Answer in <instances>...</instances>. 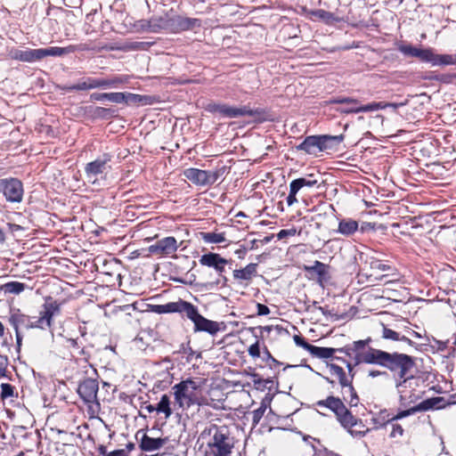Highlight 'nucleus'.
Here are the masks:
<instances>
[{
    "label": "nucleus",
    "instance_id": "2",
    "mask_svg": "<svg viewBox=\"0 0 456 456\" xmlns=\"http://www.w3.org/2000/svg\"><path fill=\"white\" fill-rule=\"evenodd\" d=\"M60 313L61 304L52 297H47L37 317H30L29 315L22 314L20 310H17L9 316V323L13 327L15 331H20L21 329H39L45 330L52 328L53 317L59 315Z\"/></svg>",
    "mask_w": 456,
    "mask_h": 456
},
{
    "label": "nucleus",
    "instance_id": "17",
    "mask_svg": "<svg viewBox=\"0 0 456 456\" xmlns=\"http://www.w3.org/2000/svg\"><path fill=\"white\" fill-rule=\"evenodd\" d=\"M200 21L198 19L183 17L180 15H168V32L178 33L200 27Z\"/></svg>",
    "mask_w": 456,
    "mask_h": 456
},
{
    "label": "nucleus",
    "instance_id": "24",
    "mask_svg": "<svg viewBox=\"0 0 456 456\" xmlns=\"http://www.w3.org/2000/svg\"><path fill=\"white\" fill-rule=\"evenodd\" d=\"M167 440V437L152 438L148 435L143 434L140 441L139 447L143 452H153L160 449L164 444H166Z\"/></svg>",
    "mask_w": 456,
    "mask_h": 456
},
{
    "label": "nucleus",
    "instance_id": "29",
    "mask_svg": "<svg viewBox=\"0 0 456 456\" xmlns=\"http://www.w3.org/2000/svg\"><path fill=\"white\" fill-rule=\"evenodd\" d=\"M428 62L434 66L453 65L456 63V57L451 54H436L432 51Z\"/></svg>",
    "mask_w": 456,
    "mask_h": 456
},
{
    "label": "nucleus",
    "instance_id": "15",
    "mask_svg": "<svg viewBox=\"0 0 456 456\" xmlns=\"http://www.w3.org/2000/svg\"><path fill=\"white\" fill-rule=\"evenodd\" d=\"M183 175L198 186H209L218 180L221 170L210 171L191 167L183 171Z\"/></svg>",
    "mask_w": 456,
    "mask_h": 456
},
{
    "label": "nucleus",
    "instance_id": "12",
    "mask_svg": "<svg viewBox=\"0 0 456 456\" xmlns=\"http://www.w3.org/2000/svg\"><path fill=\"white\" fill-rule=\"evenodd\" d=\"M112 156L110 153H104L94 161L87 163L85 167V174L87 181L93 184L98 183V177L106 175L110 171V162Z\"/></svg>",
    "mask_w": 456,
    "mask_h": 456
},
{
    "label": "nucleus",
    "instance_id": "10",
    "mask_svg": "<svg viewBox=\"0 0 456 456\" xmlns=\"http://www.w3.org/2000/svg\"><path fill=\"white\" fill-rule=\"evenodd\" d=\"M127 78L124 77H113L111 78H97L88 77L79 81L78 83L70 86L69 91H85L95 88L106 89L115 88L118 85L126 83Z\"/></svg>",
    "mask_w": 456,
    "mask_h": 456
},
{
    "label": "nucleus",
    "instance_id": "39",
    "mask_svg": "<svg viewBox=\"0 0 456 456\" xmlns=\"http://www.w3.org/2000/svg\"><path fill=\"white\" fill-rule=\"evenodd\" d=\"M201 238L207 243L217 244L225 241V237L224 233L201 232Z\"/></svg>",
    "mask_w": 456,
    "mask_h": 456
},
{
    "label": "nucleus",
    "instance_id": "34",
    "mask_svg": "<svg viewBox=\"0 0 456 456\" xmlns=\"http://www.w3.org/2000/svg\"><path fill=\"white\" fill-rule=\"evenodd\" d=\"M415 413V410H414V407H411V409H408V410H405V411H399L395 416L392 417V418H389L387 419V420L385 419V418H382V419L380 420L381 419V416H379V418H375L373 419V422L378 425L377 428H381L383 427L386 423L389 422V421H392V420H396V419H401L403 418H405L407 416H410L411 414Z\"/></svg>",
    "mask_w": 456,
    "mask_h": 456
},
{
    "label": "nucleus",
    "instance_id": "44",
    "mask_svg": "<svg viewBox=\"0 0 456 456\" xmlns=\"http://www.w3.org/2000/svg\"><path fill=\"white\" fill-rule=\"evenodd\" d=\"M13 395V387L8 383L1 385V396L3 398L11 397Z\"/></svg>",
    "mask_w": 456,
    "mask_h": 456
},
{
    "label": "nucleus",
    "instance_id": "45",
    "mask_svg": "<svg viewBox=\"0 0 456 456\" xmlns=\"http://www.w3.org/2000/svg\"><path fill=\"white\" fill-rule=\"evenodd\" d=\"M248 354L253 358H258L260 356V346L259 341L256 340L253 345H251L248 349Z\"/></svg>",
    "mask_w": 456,
    "mask_h": 456
},
{
    "label": "nucleus",
    "instance_id": "4",
    "mask_svg": "<svg viewBox=\"0 0 456 456\" xmlns=\"http://www.w3.org/2000/svg\"><path fill=\"white\" fill-rule=\"evenodd\" d=\"M396 355L403 358H399L401 366L395 367V369H387L396 377V388L400 396V403L402 405L406 406L411 403H414L419 395L414 393L411 389L413 377H408V372L414 366V360L411 356L406 354H400L396 352Z\"/></svg>",
    "mask_w": 456,
    "mask_h": 456
},
{
    "label": "nucleus",
    "instance_id": "62",
    "mask_svg": "<svg viewBox=\"0 0 456 456\" xmlns=\"http://www.w3.org/2000/svg\"><path fill=\"white\" fill-rule=\"evenodd\" d=\"M134 444H133V443H128V444H126V450H127L128 452H131V451H132V450H134Z\"/></svg>",
    "mask_w": 456,
    "mask_h": 456
},
{
    "label": "nucleus",
    "instance_id": "55",
    "mask_svg": "<svg viewBox=\"0 0 456 456\" xmlns=\"http://www.w3.org/2000/svg\"><path fill=\"white\" fill-rule=\"evenodd\" d=\"M403 433V429L400 425H398V424L393 425V431L391 433L392 436H395V434L402 436Z\"/></svg>",
    "mask_w": 456,
    "mask_h": 456
},
{
    "label": "nucleus",
    "instance_id": "26",
    "mask_svg": "<svg viewBox=\"0 0 456 456\" xmlns=\"http://www.w3.org/2000/svg\"><path fill=\"white\" fill-rule=\"evenodd\" d=\"M320 135H310L297 146L298 151H303L307 154L316 155L321 152Z\"/></svg>",
    "mask_w": 456,
    "mask_h": 456
},
{
    "label": "nucleus",
    "instance_id": "23",
    "mask_svg": "<svg viewBox=\"0 0 456 456\" xmlns=\"http://www.w3.org/2000/svg\"><path fill=\"white\" fill-rule=\"evenodd\" d=\"M257 274V264L250 263L244 268L236 269L233 271L232 275L234 280L242 283L245 281V286H248L252 279Z\"/></svg>",
    "mask_w": 456,
    "mask_h": 456
},
{
    "label": "nucleus",
    "instance_id": "49",
    "mask_svg": "<svg viewBox=\"0 0 456 456\" xmlns=\"http://www.w3.org/2000/svg\"><path fill=\"white\" fill-rule=\"evenodd\" d=\"M67 343L69 347H71L77 350V352L83 353V349L81 348V346L79 345L77 338H68Z\"/></svg>",
    "mask_w": 456,
    "mask_h": 456
},
{
    "label": "nucleus",
    "instance_id": "37",
    "mask_svg": "<svg viewBox=\"0 0 456 456\" xmlns=\"http://www.w3.org/2000/svg\"><path fill=\"white\" fill-rule=\"evenodd\" d=\"M26 285L19 281H10L1 286L4 293L19 295L24 291Z\"/></svg>",
    "mask_w": 456,
    "mask_h": 456
},
{
    "label": "nucleus",
    "instance_id": "36",
    "mask_svg": "<svg viewBox=\"0 0 456 456\" xmlns=\"http://www.w3.org/2000/svg\"><path fill=\"white\" fill-rule=\"evenodd\" d=\"M311 439L312 441H316V439L312 438L310 436H305L304 440L312 447L314 451L313 456H340L338 453H336L332 451L328 450L325 447H317L315 446L312 442L309 441Z\"/></svg>",
    "mask_w": 456,
    "mask_h": 456
},
{
    "label": "nucleus",
    "instance_id": "11",
    "mask_svg": "<svg viewBox=\"0 0 456 456\" xmlns=\"http://www.w3.org/2000/svg\"><path fill=\"white\" fill-rule=\"evenodd\" d=\"M231 262L232 260H228L214 252L203 254L199 259V263L201 266L213 268L218 274L219 278L213 283L216 286L219 284L222 286L226 285L228 280L224 275V273L225 272V266Z\"/></svg>",
    "mask_w": 456,
    "mask_h": 456
},
{
    "label": "nucleus",
    "instance_id": "47",
    "mask_svg": "<svg viewBox=\"0 0 456 456\" xmlns=\"http://www.w3.org/2000/svg\"><path fill=\"white\" fill-rule=\"evenodd\" d=\"M8 365V358L0 354V378L6 376V369Z\"/></svg>",
    "mask_w": 456,
    "mask_h": 456
},
{
    "label": "nucleus",
    "instance_id": "54",
    "mask_svg": "<svg viewBox=\"0 0 456 456\" xmlns=\"http://www.w3.org/2000/svg\"><path fill=\"white\" fill-rule=\"evenodd\" d=\"M108 456H128V454L124 449H118L110 452Z\"/></svg>",
    "mask_w": 456,
    "mask_h": 456
},
{
    "label": "nucleus",
    "instance_id": "19",
    "mask_svg": "<svg viewBox=\"0 0 456 456\" xmlns=\"http://www.w3.org/2000/svg\"><path fill=\"white\" fill-rule=\"evenodd\" d=\"M98 390V381L88 378L79 384L77 393L86 403H91L96 401Z\"/></svg>",
    "mask_w": 456,
    "mask_h": 456
},
{
    "label": "nucleus",
    "instance_id": "58",
    "mask_svg": "<svg viewBox=\"0 0 456 456\" xmlns=\"http://www.w3.org/2000/svg\"><path fill=\"white\" fill-rule=\"evenodd\" d=\"M98 452L102 456H108V454H110V452H107V448L104 445H101L98 448Z\"/></svg>",
    "mask_w": 456,
    "mask_h": 456
},
{
    "label": "nucleus",
    "instance_id": "33",
    "mask_svg": "<svg viewBox=\"0 0 456 456\" xmlns=\"http://www.w3.org/2000/svg\"><path fill=\"white\" fill-rule=\"evenodd\" d=\"M312 17L325 22L326 24H332L338 20V19L330 12L322 9L314 10L310 12Z\"/></svg>",
    "mask_w": 456,
    "mask_h": 456
},
{
    "label": "nucleus",
    "instance_id": "48",
    "mask_svg": "<svg viewBox=\"0 0 456 456\" xmlns=\"http://www.w3.org/2000/svg\"><path fill=\"white\" fill-rule=\"evenodd\" d=\"M368 377L369 378H372V379L377 378V377L387 378L388 377V373L386 370H370L368 372Z\"/></svg>",
    "mask_w": 456,
    "mask_h": 456
},
{
    "label": "nucleus",
    "instance_id": "13",
    "mask_svg": "<svg viewBox=\"0 0 456 456\" xmlns=\"http://www.w3.org/2000/svg\"><path fill=\"white\" fill-rule=\"evenodd\" d=\"M0 193L10 203H20L24 195L23 183L18 178H2L0 179Z\"/></svg>",
    "mask_w": 456,
    "mask_h": 456
},
{
    "label": "nucleus",
    "instance_id": "18",
    "mask_svg": "<svg viewBox=\"0 0 456 456\" xmlns=\"http://www.w3.org/2000/svg\"><path fill=\"white\" fill-rule=\"evenodd\" d=\"M191 303L183 299H178L175 302H169L165 305H151V311L158 314H181L186 315Z\"/></svg>",
    "mask_w": 456,
    "mask_h": 456
},
{
    "label": "nucleus",
    "instance_id": "28",
    "mask_svg": "<svg viewBox=\"0 0 456 456\" xmlns=\"http://www.w3.org/2000/svg\"><path fill=\"white\" fill-rule=\"evenodd\" d=\"M322 151H334L343 142L344 136L340 135H320Z\"/></svg>",
    "mask_w": 456,
    "mask_h": 456
},
{
    "label": "nucleus",
    "instance_id": "46",
    "mask_svg": "<svg viewBox=\"0 0 456 456\" xmlns=\"http://www.w3.org/2000/svg\"><path fill=\"white\" fill-rule=\"evenodd\" d=\"M297 234V229L296 228H291V229H283V230H281L278 233H277V238L279 240H282V239H285L289 236H295Z\"/></svg>",
    "mask_w": 456,
    "mask_h": 456
},
{
    "label": "nucleus",
    "instance_id": "1",
    "mask_svg": "<svg viewBox=\"0 0 456 456\" xmlns=\"http://www.w3.org/2000/svg\"><path fill=\"white\" fill-rule=\"evenodd\" d=\"M371 342V338L354 341L353 344L345 347L338 348V352L344 353L346 356L354 360V365L361 363L378 365L385 369H395L401 366L399 355L396 352L389 353L381 349L368 346Z\"/></svg>",
    "mask_w": 456,
    "mask_h": 456
},
{
    "label": "nucleus",
    "instance_id": "56",
    "mask_svg": "<svg viewBox=\"0 0 456 456\" xmlns=\"http://www.w3.org/2000/svg\"><path fill=\"white\" fill-rule=\"evenodd\" d=\"M264 354H265L264 359L265 361L276 362V359L273 357V355L271 354V353L269 352V350L266 347H265Z\"/></svg>",
    "mask_w": 456,
    "mask_h": 456
},
{
    "label": "nucleus",
    "instance_id": "3",
    "mask_svg": "<svg viewBox=\"0 0 456 456\" xmlns=\"http://www.w3.org/2000/svg\"><path fill=\"white\" fill-rule=\"evenodd\" d=\"M200 438L207 443L205 456H231L233 444L226 426L211 424L200 433Z\"/></svg>",
    "mask_w": 456,
    "mask_h": 456
},
{
    "label": "nucleus",
    "instance_id": "41",
    "mask_svg": "<svg viewBox=\"0 0 456 456\" xmlns=\"http://www.w3.org/2000/svg\"><path fill=\"white\" fill-rule=\"evenodd\" d=\"M266 410V406L265 404H262L259 408L254 410L251 412L252 415V421L254 425H256L261 420L265 411Z\"/></svg>",
    "mask_w": 456,
    "mask_h": 456
},
{
    "label": "nucleus",
    "instance_id": "63",
    "mask_svg": "<svg viewBox=\"0 0 456 456\" xmlns=\"http://www.w3.org/2000/svg\"><path fill=\"white\" fill-rule=\"evenodd\" d=\"M4 324L0 322V338L4 337Z\"/></svg>",
    "mask_w": 456,
    "mask_h": 456
},
{
    "label": "nucleus",
    "instance_id": "43",
    "mask_svg": "<svg viewBox=\"0 0 456 456\" xmlns=\"http://www.w3.org/2000/svg\"><path fill=\"white\" fill-rule=\"evenodd\" d=\"M298 191L299 190L293 183H290L289 193L287 197V204L289 206H292L294 203L297 201L296 195L298 192Z\"/></svg>",
    "mask_w": 456,
    "mask_h": 456
},
{
    "label": "nucleus",
    "instance_id": "61",
    "mask_svg": "<svg viewBox=\"0 0 456 456\" xmlns=\"http://www.w3.org/2000/svg\"><path fill=\"white\" fill-rule=\"evenodd\" d=\"M5 241V234L3 229L0 227V243L3 244Z\"/></svg>",
    "mask_w": 456,
    "mask_h": 456
},
{
    "label": "nucleus",
    "instance_id": "20",
    "mask_svg": "<svg viewBox=\"0 0 456 456\" xmlns=\"http://www.w3.org/2000/svg\"><path fill=\"white\" fill-rule=\"evenodd\" d=\"M140 27L143 31L151 33H159L161 31L168 32V15L153 16L149 20L139 21Z\"/></svg>",
    "mask_w": 456,
    "mask_h": 456
},
{
    "label": "nucleus",
    "instance_id": "59",
    "mask_svg": "<svg viewBox=\"0 0 456 456\" xmlns=\"http://www.w3.org/2000/svg\"><path fill=\"white\" fill-rule=\"evenodd\" d=\"M145 409L147 410V411L149 413H152L153 411H157V409H156V406L152 405V404H148L145 406Z\"/></svg>",
    "mask_w": 456,
    "mask_h": 456
},
{
    "label": "nucleus",
    "instance_id": "14",
    "mask_svg": "<svg viewBox=\"0 0 456 456\" xmlns=\"http://www.w3.org/2000/svg\"><path fill=\"white\" fill-rule=\"evenodd\" d=\"M185 316L194 323L195 332L204 331L210 335H216L220 330L218 322L202 316L198 308L191 303Z\"/></svg>",
    "mask_w": 456,
    "mask_h": 456
},
{
    "label": "nucleus",
    "instance_id": "57",
    "mask_svg": "<svg viewBox=\"0 0 456 456\" xmlns=\"http://www.w3.org/2000/svg\"><path fill=\"white\" fill-rule=\"evenodd\" d=\"M15 336H16L17 346L20 347L21 346V341H22L21 332L20 331H15Z\"/></svg>",
    "mask_w": 456,
    "mask_h": 456
},
{
    "label": "nucleus",
    "instance_id": "60",
    "mask_svg": "<svg viewBox=\"0 0 456 456\" xmlns=\"http://www.w3.org/2000/svg\"><path fill=\"white\" fill-rule=\"evenodd\" d=\"M109 111H110V110H109V109H106V108H102V107H97V108H96V112H97L98 114H105V113H107V112H109Z\"/></svg>",
    "mask_w": 456,
    "mask_h": 456
},
{
    "label": "nucleus",
    "instance_id": "51",
    "mask_svg": "<svg viewBox=\"0 0 456 456\" xmlns=\"http://www.w3.org/2000/svg\"><path fill=\"white\" fill-rule=\"evenodd\" d=\"M371 268L372 269H376V270H379V271H388L390 270V266L389 265H387L383 263H381L380 261H375L371 264Z\"/></svg>",
    "mask_w": 456,
    "mask_h": 456
},
{
    "label": "nucleus",
    "instance_id": "21",
    "mask_svg": "<svg viewBox=\"0 0 456 456\" xmlns=\"http://www.w3.org/2000/svg\"><path fill=\"white\" fill-rule=\"evenodd\" d=\"M178 248L177 240L175 237H166L159 240L155 244L149 247V251L156 255H171Z\"/></svg>",
    "mask_w": 456,
    "mask_h": 456
},
{
    "label": "nucleus",
    "instance_id": "42",
    "mask_svg": "<svg viewBox=\"0 0 456 456\" xmlns=\"http://www.w3.org/2000/svg\"><path fill=\"white\" fill-rule=\"evenodd\" d=\"M294 342L297 346L304 348L306 350L309 354L311 352V348L314 345L309 344L307 341L305 340V338L299 335H295L293 337Z\"/></svg>",
    "mask_w": 456,
    "mask_h": 456
},
{
    "label": "nucleus",
    "instance_id": "9",
    "mask_svg": "<svg viewBox=\"0 0 456 456\" xmlns=\"http://www.w3.org/2000/svg\"><path fill=\"white\" fill-rule=\"evenodd\" d=\"M206 110L219 114L222 118H237L240 117H255L262 113L258 109H251L248 105L232 106L226 103L211 102L207 104Z\"/></svg>",
    "mask_w": 456,
    "mask_h": 456
},
{
    "label": "nucleus",
    "instance_id": "16",
    "mask_svg": "<svg viewBox=\"0 0 456 456\" xmlns=\"http://www.w3.org/2000/svg\"><path fill=\"white\" fill-rule=\"evenodd\" d=\"M92 101L102 102V101H110L115 103H140L145 98L140 94H135L132 93H94L90 96Z\"/></svg>",
    "mask_w": 456,
    "mask_h": 456
},
{
    "label": "nucleus",
    "instance_id": "8",
    "mask_svg": "<svg viewBox=\"0 0 456 456\" xmlns=\"http://www.w3.org/2000/svg\"><path fill=\"white\" fill-rule=\"evenodd\" d=\"M70 52L69 48L52 46L38 49H19L13 48L10 51V58L23 62H34L47 56H61Z\"/></svg>",
    "mask_w": 456,
    "mask_h": 456
},
{
    "label": "nucleus",
    "instance_id": "40",
    "mask_svg": "<svg viewBox=\"0 0 456 456\" xmlns=\"http://www.w3.org/2000/svg\"><path fill=\"white\" fill-rule=\"evenodd\" d=\"M437 401L438 398H431L421 402L418 405L414 406L415 412L425 411L433 409L436 406Z\"/></svg>",
    "mask_w": 456,
    "mask_h": 456
},
{
    "label": "nucleus",
    "instance_id": "64",
    "mask_svg": "<svg viewBox=\"0 0 456 456\" xmlns=\"http://www.w3.org/2000/svg\"><path fill=\"white\" fill-rule=\"evenodd\" d=\"M346 367L348 369L349 373H351L353 371V365H352V363L347 362L346 363Z\"/></svg>",
    "mask_w": 456,
    "mask_h": 456
},
{
    "label": "nucleus",
    "instance_id": "6",
    "mask_svg": "<svg viewBox=\"0 0 456 456\" xmlns=\"http://www.w3.org/2000/svg\"><path fill=\"white\" fill-rule=\"evenodd\" d=\"M315 404L318 407L327 408L334 412L340 425L347 429L353 436L362 437L369 431L368 428L366 430L353 429L354 427L359 424L362 425V422L352 414L340 398L330 395L324 400L316 402Z\"/></svg>",
    "mask_w": 456,
    "mask_h": 456
},
{
    "label": "nucleus",
    "instance_id": "52",
    "mask_svg": "<svg viewBox=\"0 0 456 456\" xmlns=\"http://www.w3.org/2000/svg\"><path fill=\"white\" fill-rule=\"evenodd\" d=\"M256 308L258 315H267L270 314V309L265 305L258 303Z\"/></svg>",
    "mask_w": 456,
    "mask_h": 456
},
{
    "label": "nucleus",
    "instance_id": "35",
    "mask_svg": "<svg viewBox=\"0 0 456 456\" xmlns=\"http://www.w3.org/2000/svg\"><path fill=\"white\" fill-rule=\"evenodd\" d=\"M158 413H164L165 419H167L172 415L171 402L167 395H163L160 401L156 405Z\"/></svg>",
    "mask_w": 456,
    "mask_h": 456
},
{
    "label": "nucleus",
    "instance_id": "7",
    "mask_svg": "<svg viewBox=\"0 0 456 456\" xmlns=\"http://www.w3.org/2000/svg\"><path fill=\"white\" fill-rule=\"evenodd\" d=\"M331 103H349L353 104L354 107L350 109H341L339 111L344 114H352V113H360V112H373L379 110H384L386 108H392L394 110H397L399 107L405 106L407 104V101L403 102H372L368 104H361L358 99L353 97H344L338 96L330 101Z\"/></svg>",
    "mask_w": 456,
    "mask_h": 456
},
{
    "label": "nucleus",
    "instance_id": "27",
    "mask_svg": "<svg viewBox=\"0 0 456 456\" xmlns=\"http://www.w3.org/2000/svg\"><path fill=\"white\" fill-rule=\"evenodd\" d=\"M305 269L317 276V280L320 283H323L329 281V266L320 261H315L312 266H305Z\"/></svg>",
    "mask_w": 456,
    "mask_h": 456
},
{
    "label": "nucleus",
    "instance_id": "31",
    "mask_svg": "<svg viewBox=\"0 0 456 456\" xmlns=\"http://www.w3.org/2000/svg\"><path fill=\"white\" fill-rule=\"evenodd\" d=\"M316 176L317 175L314 174H309L305 177H300L291 181V183H293L298 190L303 187H314L319 184V180Z\"/></svg>",
    "mask_w": 456,
    "mask_h": 456
},
{
    "label": "nucleus",
    "instance_id": "38",
    "mask_svg": "<svg viewBox=\"0 0 456 456\" xmlns=\"http://www.w3.org/2000/svg\"><path fill=\"white\" fill-rule=\"evenodd\" d=\"M382 338L394 341H403L409 345L412 344V341L410 338H406L405 336H401L400 333L387 327L383 328Z\"/></svg>",
    "mask_w": 456,
    "mask_h": 456
},
{
    "label": "nucleus",
    "instance_id": "53",
    "mask_svg": "<svg viewBox=\"0 0 456 456\" xmlns=\"http://www.w3.org/2000/svg\"><path fill=\"white\" fill-rule=\"evenodd\" d=\"M7 225L9 227V231L12 233L24 230V228L20 224L8 223Z\"/></svg>",
    "mask_w": 456,
    "mask_h": 456
},
{
    "label": "nucleus",
    "instance_id": "32",
    "mask_svg": "<svg viewBox=\"0 0 456 456\" xmlns=\"http://www.w3.org/2000/svg\"><path fill=\"white\" fill-rule=\"evenodd\" d=\"M336 352H338V348L313 346L310 354L319 359H329L331 358Z\"/></svg>",
    "mask_w": 456,
    "mask_h": 456
},
{
    "label": "nucleus",
    "instance_id": "50",
    "mask_svg": "<svg viewBox=\"0 0 456 456\" xmlns=\"http://www.w3.org/2000/svg\"><path fill=\"white\" fill-rule=\"evenodd\" d=\"M349 393H350V401H349V403L351 406H356L357 403H358V396H357V394L354 388V387L352 386V388H347Z\"/></svg>",
    "mask_w": 456,
    "mask_h": 456
},
{
    "label": "nucleus",
    "instance_id": "5",
    "mask_svg": "<svg viewBox=\"0 0 456 456\" xmlns=\"http://www.w3.org/2000/svg\"><path fill=\"white\" fill-rule=\"evenodd\" d=\"M175 403L179 408L187 410L191 406L206 404V398L202 395V381L188 378L181 380L172 387Z\"/></svg>",
    "mask_w": 456,
    "mask_h": 456
},
{
    "label": "nucleus",
    "instance_id": "25",
    "mask_svg": "<svg viewBox=\"0 0 456 456\" xmlns=\"http://www.w3.org/2000/svg\"><path fill=\"white\" fill-rule=\"evenodd\" d=\"M327 367L330 375L336 378L342 387L352 388V380L354 374H351V378L348 379L342 367L334 363L328 364Z\"/></svg>",
    "mask_w": 456,
    "mask_h": 456
},
{
    "label": "nucleus",
    "instance_id": "30",
    "mask_svg": "<svg viewBox=\"0 0 456 456\" xmlns=\"http://www.w3.org/2000/svg\"><path fill=\"white\" fill-rule=\"evenodd\" d=\"M358 229V223L353 219H342L338 227V232L343 235L349 236Z\"/></svg>",
    "mask_w": 456,
    "mask_h": 456
},
{
    "label": "nucleus",
    "instance_id": "22",
    "mask_svg": "<svg viewBox=\"0 0 456 456\" xmlns=\"http://www.w3.org/2000/svg\"><path fill=\"white\" fill-rule=\"evenodd\" d=\"M398 50L403 55L416 57L424 62H428L429 57L432 56V49H421L411 45H400Z\"/></svg>",
    "mask_w": 456,
    "mask_h": 456
}]
</instances>
